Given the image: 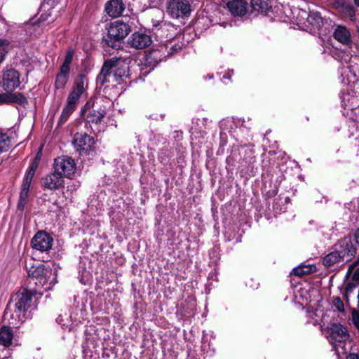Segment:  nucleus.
I'll list each match as a JSON object with an SVG mask.
<instances>
[{
    "mask_svg": "<svg viewBox=\"0 0 359 359\" xmlns=\"http://www.w3.org/2000/svg\"><path fill=\"white\" fill-rule=\"evenodd\" d=\"M357 250L351 237L345 236L332 245V251L323 257V264L328 269L336 264L350 262L355 257Z\"/></svg>",
    "mask_w": 359,
    "mask_h": 359,
    "instance_id": "1",
    "label": "nucleus"
},
{
    "mask_svg": "<svg viewBox=\"0 0 359 359\" xmlns=\"http://www.w3.org/2000/svg\"><path fill=\"white\" fill-rule=\"evenodd\" d=\"M107 30L106 34L102 36L104 46L120 50L123 48V41L131 32L132 27L129 23L116 20L111 22Z\"/></svg>",
    "mask_w": 359,
    "mask_h": 359,
    "instance_id": "2",
    "label": "nucleus"
},
{
    "mask_svg": "<svg viewBox=\"0 0 359 359\" xmlns=\"http://www.w3.org/2000/svg\"><path fill=\"white\" fill-rule=\"evenodd\" d=\"M36 290L22 287L15 292L9 299L6 306L5 313L7 314V310L12 304L14 306V312L20 318V320L23 323L29 316V309L32 307L33 297L36 294Z\"/></svg>",
    "mask_w": 359,
    "mask_h": 359,
    "instance_id": "3",
    "label": "nucleus"
},
{
    "mask_svg": "<svg viewBox=\"0 0 359 359\" xmlns=\"http://www.w3.org/2000/svg\"><path fill=\"white\" fill-rule=\"evenodd\" d=\"M74 50L69 48L67 50L65 59L60 66L54 82L55 90L64 89L70 77L71 65L74 56Z\"/></svg>",
    "mask_w": 359,
    "mask_h": 359,
    "instance_id": "4",
    "label": "nucleus"
},
{
    "mask_svg": "<svg viewBox=\"0 0 359 359\" xmlns=\"http://www.w3.org/2000/svg\"><path fill=\"white\" fill-rule=\"evenodd\" d=\"M172 52L168 50L165 45H161L156 48H152L146 52L142 65L149 70L142 73L144 75L147 74L150 71L153 70L167 56L172 54Z\"/></svg>",
    "mask_w": 359,
    "mask_h": 359,
    "instance_id": "5",
    "label": "nucleus"
},
{
    "mask_svg": "<svg viewBox=\"0 0 359 359\" xmlns=\"http://www.w3.org/2000/svg\"><path fill=\"white\" fill-rule=\"evenodd\" d=\"M83 93L84 92L79 90L72 88L57 121V126H62L67 121L72 114L76 109L79 100Z\"/></svg>",
    "mask_w": 359,
    "mask_h": 359,
    "instance_id": "6",
    "label": "nucleus"
},
{
    "mask_svg": "<svg viewBox=\"0 0 359 359\" xmlns=\"http://www.w3.org/2000/svg\"><path fill=\"white\" fill-rule=\"evenodd\" d=\"M53 168L63 177L68 179L72 178L76 169L74 159L67 155L57 156L55 158Z\"/></svg>",
    "mask_w": 359,
    "mask_h": 359,
    "instance_id": "7",
    "label": "nucleus"
},
{
    "mask_svg": "<svg viewBox=\"0 0 359 359\" xmlns=\"http://www.w3.org/2000/svg\"><path fill=\"white\" fill-rule=\"evenodd\" d=\"M72 144L80 155H88L95 150V140L86 133H76L73 137Z\"/></svg>",
    "mask_w": 359,
    "mask_h": 359,
    "instance_id": "8",
    "label": "nucleus"
},
{
    "mask_svg": "<svg viewBox=\"0 0 359 359\" xmlns=\"http://www.w3.org/2000/svg\"><path fill=\"white\" fill-rule=\"evenodd\" d=\"M191 12V6L189 0H169L167 4V13L172 18H187Z\"/></svg>",
    "mask_w": 359,
    "mask_h": 359,
    "instance_id": "9",
    "label": "nucleus"
},
{
    "mask_svg": "<svg viewBox=\"0 0 359 359\" xmlns=\"http://www.w3.org/2000/svg\"><path fill=\"white\" fill-rule=\"evenodd\" d=\"M53 242L52 234L44 230H39L32 238L30 245L34 250L41 252H48L52 249Z\"/></svg>",
    "mask_w": 359,
    "mask_h": 359,
    "instance_id": "10",
    "label": "nucleus"
},
{
    "mask_svg": "<svg viewBox=\"0 0 359 359\" xmlns=\"http://www.w3.org/2000/svg\"><path fill=\"white\" fill-rule=\"evenodd\" d=\"M37 168H38L29 165L25 176L23 182L21 186V190L20 192L19 200L17 205L18 210L21 212L24 210L27 203V199L29 196L31 183L35 175Z\"/></svg>",
    "mask_w": 359,
    "mask_h": 359,
    "instance_id": "11",
    "label": "nucleus"
},
{
    "mask_svg": "<svg viewBox=\"0 0 359 359\" xmlns=\"http://www.w3.org/2000/svg\"><path fill=\"white\" fill-rule=\"evenodd\" d=\"M117 57L105 60L99 74L97 76V84L103 86L107 83L113 82V74H115Z\"/></svg>",
    "mask_w": 359,
    "mask_h": 359,
    "instance_id": "12",
    "label": "nucleus"
},
{
    "mask_svg": "<svg viewBox=\"0 0 359 359\" xmlns=\"http://www.w3.org/2000/svg\"><path fill=\"white\" fill-rule=\"evenodd\" d=\"M20 73L14 68H7L3 71L1 87L5 91H14L20 85Z\"/></svg>",
    "mask_w": 359,
    "mask_h": 359,
    "instance_id": "13",
    "label": "nucleus"
},
{
    "mask_svg": "<svg viewBox=\"0 0 359 359\" xmlns=\"http://www.w3.org/2000/svg\"><path fill=\"white\" fill-rule=\"evenodd\" d=\"M30 278L36 280L35 285L43 287L48 280L51 275V269L46 267L43 264L32 265L27 270Z\"/></svg>",
    "mask_w": 359,
    "mask_h": 359,
    "instance_id": "14",
    "label": "nucleus"
},
{
    "mask_svg": "<svg viewBox=\"0 0 359 359\" xmlns=\"http://www.w3.org/2000/svg\"><path fill=\"white\" fill-rule=\"evenodd\" d=\"M334 5L342 19L356 22V9L350 0H337Z\"/></svg>",
    "mask_w": 359,
    "mask_h": 359,
    "instance_id": "15",
    "label": "nucleus"
},
{
    "mask_svg": "<svg viewBox=\"0 0 359 359\" xmlns=\"http://www.w3.org/2000/svg\"><path fill=\"white\" fill-rule=\"evenodd\" d=\"M64 177L55 170L41 178V187L44 189L58 190L64 187Z\"/></svg>",
    "mask_w": 359,
    "mask_h": 359,
    "instance_id": "16",
    "label": "nucleus"
},
{
    "mask_svg": "<svg viewBox=\"0 0 359 359\" xmlns=\"http://www.w3.org/2000/svg\"><path fill=\"white\" fill-rule=\"evenodd\" d=\"M128 44L135 49H144L149 46L151 43L150 35L141 32H135L129 37Z\"/></svg>",
    "mask_w": 359,
    "mask_h": 359,
    "instance_id": "17",
    "label": "nucleus"
},
{
    "mask_svg": "<svg viewBox=\"0 0 359 359\" xmlns=\"http://www.w3.org/2000/svg\"><path fill=\"white\" fill-rule=\"evenodd\" d=\"M329 338L332 343L344 342L348 337L349 334L346 328L340 323H333L328 330Z\"/></svg>",
    "mask_w": 359,
    "mask_h": 359,
    "instance_id": "18",
    "label": "nucleus"
},
{
    "mask_svg": "<svg viewBox=\"0 0 359 359\" xmlns=\"http://www.w3.org/2000/svg\"><path fill=\"white\" fill-rule=\"evenodd\" d=\"M155 139L157 140L159 143L162 142V147L159 148L158 151V159L161 163L167 164L173 156V152L171 150L170 142L160 135H156Z\"/></svg>",
    "mask_w": 359,
    "mask_h": 359,
    "instance_id": "19",
    "label": "nucleus"
},
{
    "mask_svg": "<svg viewBox=\"0 0 359 359\" xmlns=\"http://www.w3.org/2000/svg\"><path fill=\"white\" fill-rule=\"evenodd\" d=\"M126 8L123 0H109L104 5V11L111 18L121 16Z\"/></svg>",
    "mask_w": 359,
    "mask_h": 359,
    "instance_id": "20",
    "label": "nucleus"
},
{
    "mask_svg": "<svg viewBox=\"0 0 359 359\" xmlns=\"http://www.w3.org/2000/svg\"><path fill=\"white\" fill-rule=\"evenodd\" d=\"M116 66L115 74H113V82L120 84L123 81L124 78H130L129 66L118 57Z\"/></svg>",
    "mask_w": 359,
    "mask_h": 359,
    "instance_id": "21",
    "label": "nucleus"
},
{
    "mask_svg": "<svg viewBox=\"0 0 359 359\" xmlns=\"http://www.w3.org/2000/svg\"><path fill=\"white\" fill-rule=\"evenodd\" d=\"M226 6L233 16L243 17L248 12V2L245 0H232Z\"/></svg>",
    "mask_w": 359,
    "mask_h": 359,
    "instance_id": "22",
    "label": "nucleus"
},
{
    "mask_svg": "<svg viewBox=\"0 0 359 359\" xmlns=\"http://www.w3.org/2000/svg\"><path fill=\"white\" fill-rule=\"evenodd\" d=\"M335 40L342 44L348 45L351 41V35L349 29L344 25H337L333 32Z\"/></svg>",
    "mask_w": 359,
    "mask_h": 359,
    "instance_id": "23",
    "label": "nucleus"
},
{
    "mask_svg": "<svg viewBox=\"0 0 359 359\" xmlns=\"http://www.w3.org/2000/svg\"><path fill=\"white\" fill-rule=\"evenodd\" d=\"M107 112L105 109H92L90 110L84 118H83L86 123L88 124H100L105 117Z\"/></svg>",
    "mask_w": 359,
    "mask_h": 359,
    "instance_id": "24",
    "label": "nucleus"
},
{
    "mask_svg": "<svg viewBox=\"0 0 359 359\" xmlns=\"http://www.w3.org/2000/svg\"><path fill=\"white\" fill-rule=\"evenodd\" d=\"M272 0H250V6L254 11L266 14L272 8Z\"/></svg>",
    "mask_w": 359,
    "mask_h": 359,
    "instance_id": "25",
    "label": "nucleus"
},
{
    "mask_svg": "<svg viewBox=\"0 0 359 359\" xmlns=\"http://www.w3.org/2000/svg\"><path fill=\"white\" fill-rule=\"evenodd\" d=\"M13 332L10 326H2L0 328V344L8 347L12 344Z\"/></svg>",
    "mask_w": 359,
    "mask_h": 359,
    "instance_id": "26",
    "label": "nucleus"
},
{
    "mask_svg": "<svg viewBox=\"0 0 359 359\" xmlns=\"http://www.w3.org/2000/svg\"><path fill=\"white\" fill-rule=\"evenodd\" d=\"M306 20L309 24H310L314 29H316L319 32L322 31L324 20L319 12H310Z\"/></svg>",
    "mask_w": 359,
    "mask_h": 359,
    "instance_id": "27",
    "label": "nucleus"
},
{
    "mask_svg": "<svg viewBox=\"0 0 359 359\" xmlns=\"http://www.w3.org/2000/svg\"><path fill=\"white\" fill-rule=\"evenodd\" d=\"M317 267L314 264H301L292 269V274L296 276H303L316 272Z\"/></svg>",
    "mask_w": 359,
    "mask_h": 359,
    "instance_id": "28",
    "label": "nucleus"
},
{
    "mask_svg": "<svg viewBox=\"0 0 359 359\" xmlns=\"http://www.w3.org/2000/svg\"><path fill=\"white\" fill-rule=\"evenodd\" d=\"M88 76L84 73H81L76 76L72 88L85 93L88 88Z\"/></svg>",
    "mask_w": 359,
    "mask_h": 359,
    "instance_id": "29",
    "label": "nucleus"
},
{
    "mask_svg": "<svg viewBox=\"0 0 359 359\" xmlns=\"http://www.w3.org/2000/svg\"><path fill=\"white\" fill-rule=\"evenodd\" d=\"M11 104H18L25 107L28 104L27 97L22 93H13L10 91Z\"/></svg>",
    "mask_w": 359,
    "mask_h": 359,
    "instance_id": "30",
    "label": "nucleus"
},
{
    "mask_svg": "<svg viewBox=\"0 0 359 359\" xmlns=\"http://www.w3.org/2000/svg\"><path fill=\"white\" fill-rule=\"evenodd\" d=\"M11 147V138L0 128V154L8 151Z\"/></svg>",
    "mask_w": 359,
    "mask_h": 359,
    "instance_id": "31",
    "label": "nucleus"
},
{
    "mask_svg": "<svg viewBox=\"0 0 359 359\" xmlns=\"http://www.w3.org/2000/svg\"><path fill=\"white\" fill-rule=\"evenodd\" d=\"M94 104H95L94 100H93L92 97L90 98L81 109V111H80L81 118H84L85 116H86V114H88V112L90 110L93 109V108L94 107Z\"/></svg>",
    "mask_w": 359,
    "mask_h": 359,
    "instance_id": "32",
    "label": "nucleus"
},
{
    "mask_svg": "<svg viewBox=\"0 0 359 359\" xmlns=\"http://www.w3.org/2000/svg\"><path fill=\"white\" fill-rule=\"evenodd\" d=\"M256 156L255 155V151L252 149L248 148L245 150V155L243 157V161L245 163H253L255 161Z\"/></svg>",
    "mask_w": 359,
    "mask_h": 359,
    "instance_id": "33",
    "label": "nucleus"
},
{
    "mask_svg": "<svg viewBox=\"0 0 359 359\" xmlns=\"http://www.w3.org/2000/svg\"><path fill=\"white\" fill-rule=\"evenodd\" d=\"M10 42L7 39H0V64L4 60L5 56L8 51L6 50V46H8Z\"/></svg>",
    "mask_w": 359,
    "mask_h": 359,
    "instance_id": "34",
    "label": "nucleus"
},
{
    "mask_svg": "<svg viewBox=\"0 0 359 359\" xmlns=\"http://www.w3.org/2000/svg\"><path fill=\"white\" fill-rule=\"evenodd\" d=\"M332 304L339 312L344 311V305L339 297H334Z\"/></svg>",
    "mask_w": 359,
    "mask_h": 359,
    "instance_id": "35",
    "label": "nucleus"
},
{
    "mask_svg": "<svg viewBox=\"0 0 359 359\" xmlns=\"http://www.w3.org/2000/svg\"><path fill=\"white\" fill-rule=\"evenodd\" d=\"M2 104H11L10 91H6V93H0V105Z\"/></svg>",
    "mask_w": 359,
    "mask_h": 359,
    "instance_id": "36",
    "label": "nucleus"
},
{
    "mask_svg": "<svg viewBox=\"0 0 359 359\" xmlns=\"http://www.w3.org/2000/svg\"><path fill=\"white\" fill-rule=\"evenodd\" d=\"M90 345H92V347L95 348L96 347V341L94 338H86V342L83 345V348L84 351H86L87 348L90 349Z\"/></svg>",
    "mask_w": 359,
    "mask_h": 359,
    "instance_id": "37",
    "label": "nucleus"
},
{
    "mask_svg": "<svg viewBox=\"0 0 359 359\" xmlns=\"http://www.w3.org/2000/svg\"><path fill=\"white\" fill-rule=\"evenodd\" d=\"M353 322L355 327L359 330V311L353 309L351 312Z\"/></svg>",
    "mask_w": 359,
    "mask_h": 359,
    "instance_id": "38",
    "label": "nucleus"
},
{
    "mask_svg": "<svg viewBox=\"0 0 359 359\" xmlns=\"http://www.w3.org/2000/svg\"><path fill=\"white\" fill-rule=\"evenodd\" d=\"M41 153L39 151L37 152V154H36V156L34 158V159L32 160V161H31L29 165H33L34 167L38 168L39 165V163H40V161H41Z\"/></svg>",
    "mask_w": 359,
    "mask_h": 359,
    "instance_id": "39",
    "label": "nucleus"
},
{
    "mask_svg": "<svg viewBox=\"0 0 359 359\" xmlns=\"http://www.w3.org/2000/svg\"><path fill=\"white\" fill-rule=\"evenodd\" d=\"M359 264V255L357 257V259L349 266L348 272L351 273L355 267H356Z\"/></svg>",
    "mask_w": 359,
    "mask_h": 359,
    "instance_id": "40",
    "label": "nucleus"
},
{
    "mask_svg": "<svg viewBox=\"0 0 359 359\" xmlns=\"http://www.w3.org/2000/svg\"><path fill=\"white\" fill-rule=\"evenodd\" d=\"M352 280L353 281H359V267L356 269L352 275Z\"/></svg>",
    "mask_w": 359,
    "mask_h": 359,
    "instance_id": "41",
    "label": "nucleus"
},
{
    "mask_svg": "<svg viewBox=\"0 0 359 359\" xmlns=\"http://www.w3.org/2000/svg\"><path fill=\"white\" fill-rule=\"evenodd\" d=\"M116 89V86L115 85L112 86V87H109V86H106L104 87L103 93H104L105 96L107 97V95L108 94L109 95V93H108L109 90H111V89Z\"/></svg>",
    "mask_w": 359,
    "mask_h": 359,
    "instance_id": "42",
    "label": "nucleus"
},
{
    "mask_svg": "<svg viewBox=\"0 0 359 359\" xmlns=\"http://www.w3.org/2000/svg\"><path fill=\"white\" fill-rule=\"evenodd\" d=\"M353 285L351 283H348L345 287L346 294H344L345 298L346 300H348V294L347 293L348 292H351L352 290Z\"/></svg>",
    "mask_w": 359,
    "mask_h": 359,
    "instance_id": "43",
    "label": "nucleus"
},
{
    "mask_svg": "<svg viewBox=\"0 0 359 359\" xmlns=\"http://www.w3.org/2000/svg\"><path fill=\"white\" fill-rule=\"evenodd\" d=\"M346 359H359V354L351 353L347 355Z\"/></svg>",
    "mask_w": 359,
    "mask_h": 359,
    "instance_id": "44",
    "label": "nucleus"
},
{
    "mask_svg": "<svg viewBox=\"0 0 359 359\" xmlns=\"http://www.w3.org/2000/svg\"><path fill=\"white\" fill-rule=\"evenodd\" d=\"M353 236H354V239L355 241V243L359 245V228H358L354 234H353Z\"/></svg>",
    "mask_w": 359,
    "mask_h": 359,
    "instance_id": "45",
    "label": "nucleus"
},
{
    "mask_svg": "<svg viewBox=\"0 0 359 359\" xmlns=\"http://www.w3.org/2000/svg\"><path fill=\"white\" fill-rule=\"evenodd\" d=\"M178 48L180 49V47L178 46L177 45H175V46H172L170 50H172V51H177Z\"/></svg>",
    "mask_w": 359,
    "mask_h": 359,
    "instance_id": "46",
    "label": "nucleus"
},
{
    "mask_svg": "<svg viewBox=\"0 0 359 359\" xmlns=\"http://www.w3.org/2000/svg\"><path fill=\"white\" fill-rule=\"evenodd\" d=\"M353 2L357 7H359V0H353Z\"/></svg>",
    "mask_w": 359,
    "mask_h": 359,
    "instance_id": "47",
    "label": "nucleus"
}]
</instances>
